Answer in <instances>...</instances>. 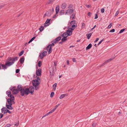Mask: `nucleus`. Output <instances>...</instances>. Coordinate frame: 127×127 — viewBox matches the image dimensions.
<instances>
[{
	"instance_id": "nucleus-40",
	"label": "nucleus",
	"mask_w": 127,
	"mask_h": 127,
	"mask_svg": "<svg viewBox=\"0 0 127 127\" xmlns=\"http://www.w3.org/2000/svg\"><path fill=\"white\" fill-rule=\"evenodd\" d=\"M54 93L53 92H51L50 95V96L51 97H53L54 95Z\"/></svg>"
},
{
	"instance_id": "nucleus-62",
	"label": "nucleus",
	"mask_w": 127,
	"mask_h": 127,
	"mask_svg": "<svg viewBox=\"0 0 127 127\" xmlns=\"http://www.w3.org/2000/svg\"><path fill=\"white\" fill-rule=\"evenodd\" d=\"M106 63V62H105L104 63L102 64H101V66H103L104 65H105Z\"/></svg>"
},
{
	"instance_id": "nucleus-22",
	"label": "nucleus",
	"mask_w": 127,
	"mask_h": 127,
	"mask_svg": "<svg viewBox=\"0 0 127 127\" xmlns=\"http://www.w3.org/2000/svg\"><path fill=\"white\" fill-rule=\"evenodd\" d=\"M1 66H2V69H4V70L6 69L7 68V65L6 64H1Z\"/></svg>"
},
{
	"instance_id": "nucleus-51",
	"label": "nucleus",
	"mask_w": 127,
	"mask_h": 127,
	"mask_svg": "<svg viewBox=\"0 0 127 127\" xmlns=\"http://www.w3.org/2000/svg\"><path fill=\"white\" fill-rule=\"evenodd\" d=\"M4 115L1 113L0 114V119Z\"/></svg>"
},
{
	"instance_id": "nucleus-56",
	"label": "nucleus",
	"mask_w": 127,
	"mask_h": 127,
	"mask_svg": "<svg viewBox=\"0 0 127 127\" xmlns=\"http://www.w3.org/2000/svg\"><path fill=\"white\" fill-rule=\"evenodd\" d=\"M54 64L55 66H56L57 64V62L56 61H55L54 62Z\"/></svg>"
},
{
	"instance_id": "nucleus-35",
	"label": "nucleus",
	"mask_w": 127,
	"mask_h": 127,
	"mask_svg": "<svg viewBox=\"0 0 127 127\" xmlns=\"http://www.w3.org/2000/svg\"><path fill=\"white\" fill-rule=\"evenodd\" d=\"M42 64V62L41 61H39L38 62V66L39 67H40Z\"/></svg>"
},
{
	"instance_id": "nucleus-28",
	"label": "nucleus",
	"mask_w": 127,
	"mask_h": 127,
	"mask_svg": "<svg viewBox=\"0 0 127 127\" xmlns=\"http://www.w3.org/2000/svg\"><path fill=\"white\" fill-rule=\"evenodd\" d=\"M93 33V32L91 33H88V34H87L86 35L87 36V38L88 39H89L90 38V37L91 35H92Z\"/></svg>"
},
{
	"instance_id": "nucleus-1",
	"label": "nucleus",
	"mask_w": 127,
	"mask_h": 127,
	"mask_svg": "<svg viewBox=\"0 0 127 127\" xmlns=\"http://www.w3.org/2000/svg\"><path fill=\"white\" fill-rule=\"evenodd\" d=\"M18 59V58L17 57H9L7 60V62L5 63V64L7 66H10L13 64L16 61H17Z\"/></svg>"
},
{
	"instance_id": "nucleus-36",
	"label": "nucleus",
	"mask_w": 127,
	"mask_h": 127,
	"mask_svg": "<svg viewBox=\"0 0 127 127\" xmlns=\"http://www.w3.org/2000/svg\"><path fill=\"white\" fill-rule=\"evenodd\" d=\"M24 51L22 50L21 52H20V53H19L18 55L19 56H22L24 52Z\"/></svg>"
},
{
	"instance_id": "nucleus-50",
	"label": "nucleus",
	"mask_w": 127,
	"mask_h": 127,
	"mask_svg": "<svg viewBox=\"0 0 127 127\" xmlns=\"http://www.w3.org/2000/svg\"><path fill=\"white\" fill-rule=\"evenodd\" d=\"M112 25L111 24V23L108 26L107 28L108 29L110 28H111L112 26Z\"/></svg>"
},
{
	"instance_id": "nucleus-15",
	"label": "nucleus",
	"mask_w": 127,
	"mask_h": 127,
	"mask_svg": "<svg viewBox=\"0 0 127 127\" xmlns=\"http://www.w3.org/2000/svg\"><path fill=\"white\" fill-rule=\"evenodd\" d=\"M19 92L18 91V90L17 89H15L14 90H13L12 93L13 94H16L18 93Z\"/></svg>"
},
{
	"instance_id": "nucleus-9",
	"label": "nucleus",
	"mask_w": 127,
	"mask_h": 127,
	"mask_svg": "<svg viewBox=\"0 0 127 127\" xmlns=\"http://www.w3.org/2000/svg\"><path fill=\"white\" fill-rule=\"evenodd\" d=\"M40 82H39V81H38L37 80H36V79H35L33 80L32 82V85L33 86L38 85L40 84Z\"/></svg>"
},
{
	"instance_id": "nucleus-10",
	"label": "nucleus",
	"mask_w": 127,
	"mask_h": 127,
	"mask_svg": "<svg viewBox=\"0 0 127 127\" xmlns=\"http://www.w3.org/2000/svg\"><path fill=\"white\" fill-rule=\"evenodd\" d=\"M52 13V12L51 10H49L46 12L45 14L44 17H45L46 16H50Z\"/></svg>"
},
{
	"instance_id": "nucleus-45",
	"label": "nucleus",
	"mask_w": 127,
	"mask_h": 127,
	"mask_svg": "<svg viewBox=\"0 0 127 127\" xmlns=\"http://www.w3.org/2000/svg\"><path fill=\"white\" fill-rule=\"evenodd\" d=\"M72 7V5L71 4H70L68 6V8H71Z\"/></svg>"
},
{
	"instance_id": "nucleus-63",
	"label": "nucleus",
	"mask_w": 127,
	"mask_h": 127,
	"mask_svg": "<svg viewBox=\"0 0 127 127\" xmlns=\"http://www.w3.org/2000/svg\"><path fill=\"white\" fill-rule=\"evenodd\" d=\"M86 6L88 8H89L90 7H91V5H86Z\"/></svg>"
},
{
	"instance_id": "nucleus-37",
	"label": "nucleus",
	"mask_w": 127,
	"mask_h": 127,
	"mask_svg": "<svg viewBox=\"0 0 127 127\" xmlns=\"http://www.w3.org/2000/svg\"><path fill=\"white\" fill-rule=\"evenodd\" d=\"M71 28H70L69 29H70L71 30L70 31H72L74 29H75V28L76 27H75L74 25H73L72 26H71Z\"/></svg>"
},
{
	"instance_id": "nucleus-34",
	"label": "nucleus",
	"mask_w": 127,
	"mask_h": 127,
	"mask_svg": "<svg viewBox=\"0 0 127 127\" xmlns=\"http://www.w3.org/2000/svg\"><path fill=\"white\" fill-rule=\"evenodd\" d=\"M35 37H33L29 41L28 43H29L31 42H32V41H33L35 38Z\"/></svg>"
},
{
	"instance_id": "nucleus-39",
	"label": "nucleus",
	"mask_w": 127,
	"mask_h": 127,
	"mask_svg": "<svg viewBox=\"0 0 127 127\" xmlns=\"http://www.w3.org/2000/svg\"><path fill=\"white\" fill-rule=\"evenodd\" d=\"M61 40L62 42H64L65 41L67 40V38H62Z\"/></svg>"
},
{
	"instance_id": "nucleus-24",
	"label": "nucleus",
	"mask_w": 127,
	"mask_h": 127,
	"mask_svg": "<svg viewBox=\"0 0 127 127\" xmlns=\"http://www.w3.org/2000/svg\"><path fill=\"white\" fill-rule=\"evenodd\" d=\"M6 108L5 107L2 108L1 109V111L2 113L4 114H5L6 113V110L5 109Z\"/></svg>"
},
{
	"instance_id": "nucleus-30",
	"label": "nucleus",
	"mask_w": 127,
	"mask_h": 127,
	"mask_svg": "<svg viewBox=\"0 0 127 127\" xmlns=\"http://www.w3.org/2000/svg\"><path fill=\"white\" fill-rule=\"evenodd\" d=\"M55 0H49L47 3L48 4H50L52 3Z\"/></svg>"
},
{
	"instance_id": "nucleus-3",
	"label": "nucleus",
	"mask_w": 127,
	"mask_h": 127,
	"mask_svg": "<svg viewBox=\"0 0 127 127\" xmlns=\"http://www.w3.org/2000/svg\"><path fill=\"white\" fill-rule=\"evenodd\" d=\"M29 92V89L27 88L25 89H23L20 92V94L22 96H23L25 95H28Z\"/></svg>"
},
{
	"instance_id": "nucleus-26",
	"label": "nucleus",
	"mask_w": 127,
	"mask_h": 127,
	"mask_svg": "<svg viewBox=\"0 0 127 127\" xmlns=\"http://www.w3.org/2000/svg\"><path fill=\"white\" fill-rule=\"evenodd\" d=\"M92 46V44L91 43L89 44L86 48V50H87L91 48Z\"/></svg>"
},
{
	"instance_id": "nucleus-16",
	"label": "nucleus",
	"mask_w": 127,
	"mask_h": 127,
	"mask_svg": "<svg viewBox=\"0 0 127 127\" xmlns=\"http://www.w3.org/2000/svg\"><path fill=\"white\" fill-rule=\"evenodd\" d=\"M50 19H47V20H46V22H45V24L44 25V27H46L47 26H48L49 25H48V24L45 25V24H47V23H49L50 22Z\"/></svg>"
},
{
	"instance_id": "nucleus-61",
	"label": "nucleus",
	"mask_w": 127,
	"mask_h": 127,
	"mask_svg": "<svg viewBox=\"0 0 127 127\" xmlns=\"http://www.w3.org/2000/svg\"><path fill=\"white\" fill-rule=\"evenodd\" d=\"M118 14H119V11H118L116 13L115 15V16H117Z\"/></svg>"
},
{
	"instance_id": "nucleus-41",
	"label": "nucleus",
	"mask_w": 127,
	"mask_h": 127,
	"mask_svg": "<svg viewBox=\"0 0 127 127\" xmlns=\"http://www.w3.org/2000/svg\"><path fill=\"white\" fill-rule=\"evenodd\" d=\"M16 88L15 87H10V89L11 91H13V90H14V89H15V88Z\"/></svg>"
},
{
	"instance_id": "nucleus-29",
	"label": "nucleus",
	"mask_w": 127,
	"mask_h": 127,
	"mask_svg": "<svg viewBox=\"0 0 127 127\" xmlns=\"http://www.w3.org/2000/svg\"><path fill=\"white\" fill-rule=\"evenodd\" d=\"M67 96V94H63L60 97V99H62L65 97V95Z\"/></svg>"
},
{
	"instance_id": "nucleus-53",
	"label": "nucleus",
	"mask_w": 127,
	"mask_h": 127,
	"mask_svg": "<svg viewBox=\"0 0 127 127\" xmlns=\"http://www.w3.org/2000/svg\"><path fill=\"white\" fill-rule=\"evenodd\" d=\"M6 112V113H8L9 114H10L11 113V112H10L9 110H8V109H7Z\"/></svg>"
},
{
	"instance_id": "nucleus-48",
	"label": "nucleus",
	"mask_w": 127,
	"mask_h": 127,
	"mask_svg": "<svg viewBox=\"0 0 127 127\" xmlns=\"http://www.w3.org/2000/svg\"><path fill=\"white\" fill-rule=\"evenodd\" d=\"M11 126V125L10 124H8L6 125L5 127H9Z\"/></svg>"
},
{
	"instance_id": "nucleus-44",
	"label": "nucleus",
	"mask_w": 127,
	"mask_h": 127,
	"mask_svg": "<svg viewBox=\"0 0 127 127\" xmlns=\"http://www.w3.org/2000/svg\"><path fill=\"white\" fill-rule=\"evenodd\" d=\"M60 104H59L58 105H56L55 107L54 108V109H55V110H56V108L58 107L60 105Z\"/></svg>"
},
{
	"instance_id": "nucleus-21",
	"label": "nucleus",
	"mask_w": 127,
	"mask_h": 127,
	"mask_svg": "<svg viewBox=\"0 0 127 127\" xmlns=\"http://www.w3.org/2000/svg\"><path fill=\"white\" fill-rule=\"evenodd\" d=\"M12 104H6V106L7 108L9 109L12 110L13 109L12 106Z\"/></svg>"
},
{
	"instance_id": "nucleus-13",
	"label": "nucleus",
	"mask_w": 127,
	"mask_h": 127,
	"mask_svg": "<svg viewBox=\"0 0 127 127\" xmlns=\"http://www.w3.org/2000/svg\"><path fill=\"white\" fill-rule=\"evenodd\" d=\"M29 93L31 94H32L34 92V87H33L32 86H31L29 88Z\"/></svg>"
},
{
	"instance_id": "nucleus-11",
	"label": "nucleus",
	"mask_w": 127,
	"mask_h": 127,
	"mask_svg": "<svg viewBox=\"0 0 127 127\" xmlns=\"http://www.w3.org/2000/svg\"><path fill=\"white\" fill-rule=\"evenodd\" d=\"M50 45H49L46 48V49L47 50H48V53L49 54L51 53L52 51V48L51 47Z\"/></svg>"
},
{
	"instance_id": "nucleus-17",
	"label": "nucleus",
	"mask_w": 127,
	"mask_h": 127,
	"mask_svg": "<svg viewBox=\"0 0 127 127\" xmlns=\"http://www.w3.org/2000/svg\"><path fill=\"white\" fill-rule=\"evenodd\" d=\"M52 69V70H50V76L51 78L53 77L54 76V73L53 72V69Z\"/></svg>"
},
{
	"instance_id": "nucleus-31",
	"label": "nucleus",
	"mask_w": 127,
	"mask_h": 127,
	"mask_svg": "<svg viewBox=\"0 0 127 127\" xmlns=\"http://www.w3.org/2000/svg\"><path fill=\"white\" fill-rule=\"evenodd\" d=\"M57 85V83H55L53 85V87L54 91H55L56 89Z\"/></svg>"
},
{
	"instance_id": "nucleus-49",
	"label": "nucleus",
	"mask_w": 127,
	"mask_h": 127,
	"mask_svg": "<svg viewBox=\"0 0 127 127\" xmlns=\"http://www.w3.org/2000/svg\"><path fill=\"white\" fill-rule=\"evenodd\" d=\"M95 19H97L98 17L97 14L96 13L95 14Z\"/></svg>"
},
{
	"instance_id": "nucleus-38",
	"label": "nucleus",
	"mask_w": 127,
	"mask_h": 127,
	"mask_svg": "<svg viewBox=\"0 0 127 127\" xmlns=\"http://www.w3.org/2000/svg\"><path fill=\"white\" fill-rule=\"evenodd\" d=\"M38 86V85H36L35 86H34L35 87V90H37L39 89V87Z\"/></svg>"
},
{
	"instance_id": "nucleus-4",
	"label": "nucleus",
	"mask_w": 127,
	"mask_h": 127,
	"mask_svg": "<svg viewBox=\"0 0 127 127\" xmlns=\"http://www.w3.org/2000/svg\"><path fill=\"white\" fill-rule=\"evenodd\" d=\"M61 37L60 36L57 37L55 39L53 40L52 41V44H49L51 46V47H52V46H54V44H56L59 41L61 40Z\"/></svg>"
},
{
	"instance_id": "nucleus-46",
	"label": "nucleus",
	"mask_w": 127,
	"mask_h": 127,
	"mask_svg": "<svg viewBox=\"0 0 127 127\" xmlns=\"http://www.w3.org/2000/svg\"><path fill=\"white\" fill-rule=\"evenodd\" d=\"M115 31V30L114 29H113L111 30L110 31V32H113Z\"/></svg>"
},
{
	"instance_id": "nucleus-19",
	"label": "nucleus",
	"mask_w": 127,
	"mask_h": 127,
	"mask_svg": "<svg viewBox=\"0 0 127 127\" xmlns=\"http://www.w3.org/2000/svg\"><path fill=\"white\" fill-rule=\"evenodd\" d=\"M59 10V5H57L56 6V14H57L58 13Z\"/></svg>"
},
{
	"instance_id": "nucleus-42",
	"label": "nucleus",
	"mask_w": 127,
	"mask_h": 127,
	"mask_svg": "<svg viewBox=\"0 0 127 127\" xmlns=\"http://www.w3.org/2000/svg\"><path fill=\"white\" fill-rule=\"evenodd\" d=\"M125 30V29H123L121 30L119 32V33H121L123 32Z\"/></svg>"
},
{
	"instance_id": "nucleus-8",
	"label": "nucleus",
	"mask_w": 127,
	"mask_h": 127,
	"mask_svg": "<svg viewBox=\"0 0 127 127\" xmlns=\"http://www.w3.org/2000/svg\"><path fill=\"white\" fill-rule=\"evenodd\" d=\"M69 27L72 26L73 25H74L76 27L77 26V24L76 23V21L74 20L71 21L69 23Z\"/></svg>"
},
{
	"instance_id": "nucleus-59",
	"label": "nucleus",
	"mask_w": 127,
	"mask_h": 127,
	"mask_svg": "<svg viewBox=\"0 0 127 127\" xmlns=\"http://www.w3.org/2000/svg\"><path fill=\"white\" fill-rule=\"evenodd\" d=\"M99 39L98 38H96V40L94 41L95 43Z\"/></svg>"
},
{
	"instance_id": "nucleus-60",
	"label": "nucleus",
	"mask_w": 127,
	"mask_h": 127,
	"mask_svg": "<svg viewBox=\"0 0 127 127\" xmlns=\"http://www.w3.org/2000/svg\"><path fill=\"white\" fill-rule=\"evenodd\" d=\"M96 27V25H95L94 26L93 28H92L91 29V30L90 31H91L93 30Z\"/></svg>"
},
{
	"instance_id": "nucleus-47",
	"label": "nucleus",
	"mask_w": 127,
	"mask_h": 127,
	"mask_svg": "<svg viewBox=\"0 0 127 127\" xmlns=\"http://www.w3.org/2000/svg\"><path fill=\"white\" fill-rule=\"evenodd\" d=\"M20 71L19 69H17L16 70V73H18Z\"/></svg>"
},
{
	"instance_id": "nucleus-55",
	"label": "nucleus",
	"mask_w": 127,
	"mask_h": 127,
	"mask_svg": "<svg viewBox=\"0 0 127 127\" xmlns=\"http://www.w3.org/2000/svg\"><path fill=\"white\" fill-rule=\"evenodd\" d=\"M115 57H114L113 58H110L109 59V60L110 61H111L113 59L115 58Z\"/></svg>"
},
{
	"instance_id": "nucleus-27",
	"label": "nucleus",
	"mask_w": 127,
	"mask_h": 127,
	"mask_svg": "<svg viewBox=\"0 0 127 127\" xmlns=\"http://www.w3.org/2000/svg\"><path fill=\"white\" fill-rule=\"evenodd\" d=\"M68 36L66 32L62 34V36L64 38H66Z\"/></svg>"
},
{
	"instance_id": "nucleus-14",
	"label": "nucleus",
	"mask_w": 127,
	"mask_h": 127,
	"mask_svg": "<svg viewBox=\"0 0 127 127\" xmlns=\"http://www.w3.org/2000/svg\"><path fill=\"white\" fill-rule=\"evenodd\" d=\"M23 89L21 85H19L17 86V89L18 91L20 92Z\"/></svg>"
},
{
	"instance_id": "nucleus-43",
	"label": "nucleus",
	"mask_w": 127,
	"mask_h": 127,
	"mask_svg": "<svg viewBox=\"0 0 127 127\" xmlns=\"http://www.w3.org/2000/svg\"><path fill=\"white\" fill-rule=\"evenodd\" d=\"M103 39H102L98 43V44H97V46L99 45L102 42L103 40Z\"/></svg>"
},
{
	"instance_id": "nucleus-18",
	"label": "nucleus",
	"mask_w": 127,
	"mask_h": 127,
	"mask_svg": "<svg viewBox=\"0 0 127 127\" xmlns=\"http://www.w3.org/2000/svg\"><path fill=\"white\" fill-rule=\"evenodd\" d=\"M67 4L66 3H64L62 4L61 8L63 9H64L66 6Z\"/></svg>"
},
{
	"instance_id": "nucleus-6",
	"label": "nucleus",
	"mask_w": 127,
	"mask_h": 127,
	"mask_svg": "<svg viewBox=\"0 0 127 127\" xmlns=\"http://www.w3.org/2000/svg\"><path fill=\"white\" fill-rule=\"evenodd\" d=\"M47 52L46 51H44L42 52H41L39 54V57L41 59L43 58L44 56H46Z\"/></svg>"
},
{
	"instance_id": "nucleus-5",
	"label": "nucleus",
	"mask_w": 127,
	"mask_h": 127,
	"mask_svg": "<svg viewBox=\"0 0 127 127\" xmlns=\"http://www.w3.org/2000/svg\"><path fill=\"white\" fill-rule=\"evenodd\" d=\"M74 10L73 8L68 9L66 10L65 13V15H69L71 14L74 12Z\"/></svg>"
},
{
	"instance_id": "nucleus-57",
	"label": "nucleus",
	"mask_w": 127,
	"mask_h": 127,
	"mask_svg": "<svg viewBox=\"0 0 127 127\" xmlns=\"http://www.w3.org/2000/svg\"><path fill=\"white\" fill-rule=\"evenodd\" d=\"M36 80H37L38 81H40V79L39 77H38L36 79Z\"/></svg>"
},
{
	"instance_id": "nucleus-54",
	"label": "nucleus",
	"mask_w": 127,
	"mask_h": 127,
	"mask_svg": "<svg viewBox=\"0 0 127 127\" xmlns=\"http://www.w3.org/2000/svg\"><path fill=\"white\" fill-rule=\"evenodd\" d=\"M73 61L74 62H76V59L75 58H73L72 59Z\"/></svg>"
},
{
	"instance_id": "nucleus-12",
	"label": "nucleus",
	"mask_w": 127,
	"mask_h": 127,
	"mask_svg": "<svg viewBox=\"0 0 127 127\" xmlns=\"http://www.w3.org/2000/svg\"><path fill=\"white\" fill-rule=\"evenodd\" d=\"M55 109L53 108V109L51 110L49 112L46 113L45 115L43 116L42 117V118L45 117V116H47L50 113H52L53 112H54V111H55Z\"/></svg>"
},
{
	"instance_id": "nucleus-20",
	"label": "nucleus",
	"mask_w": 127,
	"mask_h": 127,
	"mask_svg": "<svg viewBox=\"0 0 127 127\" xmlns=\"http://www.w3.org/2000/svg\"><path fill=\"white\" fill-rule=\"evenodd\" d=\"M24 60L25 58L24 57L22 56V57L21 58L19 61L21 64H23L24 62Z\"/></svg>"
},
{
	"instance_id": "nucleus-64",
	"label": "nucleus",
	"mask_w": 127,
	"mask_h": 127,
	"mask_svg": "<svg viewBox=\"0 0 127 127\" xmlns=\"http://www.w3.org/2000/svg\"><path fill=\"white\" fill-rule=\"evenodd\" d=\"M19 125V122H18L17 123H16L14 124V125L16 126H18Z\"/></svg>"
},
{
	"instance_id": "nucleus-2",
	"label": "nucleus",
	"mask_w": 127,
	"mask_h": 127,
	"mask_svg": "<svg viewBox=\"0 0 127 127\" xmlns=\"http://www.w3.org/2000/svg\"><path fill=\"white\" fill-rule=\"evenodd\" d=\"M6 93L8 97H10V98H8L7 100V101L9 104H12V102H13L14 99L13 95H11V93L10 91H8L6 92Z\"/></svg>"
},
{
	"instance_id": "nucleus-52",
	"label": "nucleus",
	"mask_w": 127,
	"mask_h": 127,
	"mask_svg": "<svg viewBox=\"0 0 127 127\" xmlns=\"http://www.w3.org/2000/svg\"><path fill=\"white\" fill-rule=\"evenodd\" d=\"M104 8H102L101 9V12L102 13L104 12Z\"/></svg>"
},
{
	"instance_id": "nucleus-23",
	"label": "nucleus",
	"mask_w": 127,
	"mask_h": 127,
	"mask_svg": "<svg viewBox=\"0 0 127 127\" xmlns=\"http://www.w3.org/2000/svg\"><path fill=\"white\" fill-rule=\"evenodd\" d=\"M66 32L67 33L68 36L71 35L72 33V31H71L69 29L67 30V31Z\"/></svg>"
},
{
	"instance_id": "nucleus-32",
	"label": "nucleus",
	"mask_w": 127,
	"mask_h": 127,
	"mask_svg": "<svg viewBox=\"0 0 127 127\" xmlns=\"http://www.w3.org/2000/svg\"><path fill=\"white\" fill-rule=\"evenodd\" d=\"M72 15L71 16H70V18H72V19H75V14L73 13L72 14Z\"/></svg>"
},
{
	"instance_id": "nucleus-58",
	"label": "nucleus",
	"mask_w": 127,
	"mask_h": 127,
	"mask_svg": "<svg viewBox=\"0 0 127 127\" xmlns=\"http://www.w3.org/2000/svg\"><path fill=\"white\" fill-rule=\"evenodd\" d=\"M92 13L90 12H89L88 14V15L89 16H91Z\"/></svg>"
},
{
	"instance_id": "nucleus-25",
	"label": "nucleus",
	"mask_w": 127,
	"mask_h": 127,
	"mask_svg": "<svg viewBox=\"0 0 127 127\" xmlns=\"http://www.w3.org/2000/svg\"><path fill=\"white\" fill-rule=\"evenodd\" d=\"M64 10H62L60 11L59 13V15L61 16L64 14Z\"/></svg>"
},
{
	"instance_id": "nucleus-7",
	"label": "nucleus",
	"mask_w": 127,
	"mask_h": 127,
	"mask_svg": "<svg viewBox=\"0 0 127 127\" xmlns=\"http://www.w3.org/2000/svg\"><path fill=\"white\" fill-rule=\"evenodd\" d=\"M37 68L36 67L37 69L36 70V75L37 76H40L41 75V73H42V71L41 69V68H39L37 69Z\"/></svg>"
},
{
	"instance_id": "nucleus-33",
	"label": "nucleus",
	"mask_w": 127,
	"mask_h": 127,
	"mask_svg": "<svg viewBox=\"0 0 127 127\" xmlns=\"http://www.w3.org/2000/svg\"><path fill=\"white\" fill-rule=\"evenodd\" d=\"M44 27L42 26H41L39 28L40 31V32H42L44 30Z\"/></svg>"
}]
</instances>
